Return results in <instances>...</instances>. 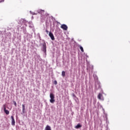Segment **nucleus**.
Listing matches in <instances>:
<instances>
[{
  "mask_svg": "<svg viewBox=\"0 0 130 130\" xmlns=\"http://www.w3.org/2000/svg\"><path fill=\"white\" fill-rule=\"evenodd\" d=\"M50 103L53 104L54 103V102H55V96L54 95V94H53V93H50Z\"/></svg>",
  "mask_w": 130,
  "mask_h": 130,
  "instance_id": "f257e3e1",
  "label": "nucleus"
},
{
  "mask_svg": "<svg viewBox=\"0 0 130 130\" xmlns=\"http://www.w3.org/2000/svg\"><path fill=\"white\" fill-rule=\"evenodd\" d=\"M43 45V51L44 52H46V43L45 42H44V43L42 44Z\"/></svg>",
  "mask_w": 130,
  "mask_h": 130,
  "instance_id": "f03ea898",
  "label": "nucleus"
},
{
  "mask_svg": "<svg viewBox=\"0 0 130 130\" xmlns=\"http://www.w3.org/2000/svg\"><path fill=\"white\" fill-rule=\"evenodd\" d=\"M60 28H61V29H63V30H64L65 31H67V30H68V26L66 24H62L60 26Z\"/></svg>",
  "mask_w": 130,
  "mask_h": 130,
  "instance_id": "7ed1b4c3",
  "label": "nucleus"
},
{
  "mask_svg": "<svg viewBox=\"0 0 130 130\" xmlns=\"http://www.w3.org/2000/svg\"><path fill=\"white\" fill-rule=\"evenodd\" d=\"M11 124L12 125H13V126H15V124L16 123V122L15 121V118H14V116H11Z\"/></svg>",
  "mask_w": 130,
  "mask_h": 130,
  "instance_id": "20e7f679",
  "label": "nucleus"
},
{
  "mask_svg": "<svg viewBox=\"0 0 130 130\" xmlns=\"http://www.w3.org/2000/svg\"><path fill=\"white\" fill-rule=\"evenodd\" d=\"M49 36L50 37L51 40H54L55 39V38H54V36L53 35V34H52V32H50L49 33Z\"/></svg>",
  "mask_w": 130,
  "mask_h": 130,
  "instance_id": "39448f33",
  "label": "nucleus"
},
{
  "mask_svg": "<svg viewBox=\"0 0 130 130\" xmlns=\"http://www.w3.org/2000/svg\"><path fill=\"white\" fill-rule=\"evenodd\" d=\"M103 97V95L102 94V93H99L98 96V99H99L100 100H102V98Z\"/></svg>",
  "mask_w": 130,
  "mask_h": 130,
  "instance_id": "423d86ee",
  "label": "nucleus"
},
{
  "mask_svg": "<svg viewBox=\"0 0 130 130\" xmlns=\"http://www.w3.org/2000/svg\"><path fill=\"white\" fill-rule=\"evenodd\" d=\"M22 112L25 113V111H26V108L25 107V105L22 104Z\"/></svg>",
  "mask_w": 130,
  "mask_h": 130,
  "instance_id": "0eeeda50",
  "label": "nucleus"
},
{
  "mask_svg": "<svg viewBox=\"0 0 130 130\" xmlns=\"http://www.w3.org/2000/svg\"><path fill=\"white\" fill-rule=\"evenodd\" d=\"M45 130H51V127L50 126L47 125L45 128Z\"/></svg>",
  "mask_w": 130,
  "mask_h": 130,
  "instance_id": "6e6552de",
  "label": "nucleus"
},
{
  "mask_svg": "<svg viewBox=\"0 0 130 130\" xmlns=\"http://www.w3.org/2000/svg\"><path fill=\"white\" fill-rule=\"evenodd\" d=\"M82 126V125H81L80 123H78L76 126H75V128H80Z\"/></svg>",
  "mask_w": 130,
  "mask_h": 130,
  "instance_id": "1a4fd4ad",
  "label": "nucleus"
},
{
  "mask_svg": "<svg viewBox=\"0 0 130 130\" xmlns=\"http://www.w3.org/2000/svg\"><path fill=\"white\" fill-rule=\"evenodd\" d=\"M4 112L6 113V114H7V115L10 114V111H9V110L7 109L4 110Z\"/></svg>",
  "mask_w": 130,
  "mask_h": 130,
  "instance_id": "9d476101",
  "label": "nucleus"
},
{
  "mask_svg": "<svg viewBox=\"0 0 130 130\" xmlns=\"http://www.w3.org/2000/svg\"><path fill=\"white\" fill-rule=\"evenodd\" d=\"M39 14H43V13H44V10H38Z\"/></svg>",
  "mask_w": 130,
  "mask_h": 130,
  "instance_id": "9b49d317",
  "label": "nucleus"
},
{
  "mask_svg": "<svg viewBox=\"0 0 130 130\" xmlns=\"http://www.w3.org/2000/svg\"><path fill=\"white\" fill-rule=\"evenodd\" d=\"M62 77H66V72L65 71H62Z\"/></svg>",
  "mask_w": 130,
  "mask_h": 130,
  "instance_id": "f8f14e48",
  "label": "nucleus"
},
{
  "mask_svg": "<svg viewBox=\"0 0 130 130\" xmlns=\"http://www.w3.org/2000/svg\"><path fill=\"white\" fill-rule=\"evenodd\" d=\"M80 49L81 50L82 52H84V49L83 48V47L80 46H79Z\"/></svg>",
  "mask_w": 130,
  "mask_h": 130,
  "instance_id": "ddd939ff",
  "label": "nucleus"
},
{
  "mask_svg": "<svg viewBox=\"0 0 130 130\" xmlns=\"http://www.w3.org/2000/svg\"><path fill=\"white\" fill-rule=\"evenodd\" d=\"M45 18L44 19V20H45L46 19H47V18H48V14H47V13H46V14H45Z\"/></svg>",
  "mask_w": 130,
  "mask_h": 130,
  "instance_id": "4468645a",
  "label": "nucleus"
},
{
  "mask_svg": "<svg viewBox=\"0 0 130 130\" xmlns=\"http://www.w3.org/2000/svg\"><path fill=\"white\" fill-rule=\"evenodd\" d=\"M6 107H7V105H3L4 110H6Z\"/></svg>",
  "mask_w": 130,
  "mask_h": 130,
  "instance_id": "2eb2a0df",
  "label": "nucleus"
},
{
  "mask_svg": "<svg viewBox=\"0 0 130 130\" xmlns=\"http://www.w3.org/2000/svg\"><path fill=\"white\" fill-rule=\"evenodd\" d=\"M54 84L55 85H57V81H56V80H55V81H54Z\"/></svg>",
  "mask_w": 130,
  "mask_h": 130,
  "instance_id": "dca6fc26",
  "label": "nucleus"
},
{
  "mask_svg": "<svg viewBox=\"0 0 130 130\" xmlns=\"http://www.w3.org/2000/svg\"><path fill=\"white\" fill-rule=\"evenodd\" d=\"M13 102H14V104L15 107H16V106H17V103H16L15 101H14Z\"/></svg>",
  "mask_w": 130,
  "mask_h": 130,
  "instance_id": "f3484780",
  "label": "nucleus"
},
{
  "mask_svg": "<svg viewBox=\"0 0 130 130\" xmlns=\"http://www.w3.org/2000/svg\"><path fill=\"white\" fill-rule=\"evenodd\" d=\"M46 32L47 33V34H48V31L47 30V29L46 30Z\"/></svg>",
  "mask_w": 130,
  "mask_h": 130,
  "instance_id": "a211bd4d",
  "label": "nucleus"
}]
</instances>
